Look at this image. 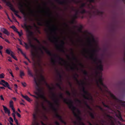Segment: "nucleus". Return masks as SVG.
<instances>
[{
    "mask_svg": "<svg viewBox=\"0 0 125 125\" xmlns=\"http://www.w3.org/2000/svg\"><path fill=\"white\" fill-rule=\"evenodd\" d=\"M32 65L34 68L35 70H37L39 69L41 70H42V67L41 63H32Z\"/></svg>",
    "mask_w": 125,
    "mask_h": 125,
    "instance_id": "11",
    "label": "nucleus"
},
{
    "mask_svg": "<svg viewBox=\"0 0 125 125\" xmlns=\"http://www.w3.org/2000/svg\"><path fill=\"white\" fill-rule=\"evenodd\" d=\"M4 39L5 41L6 42L8 43H10V42L7 39H4Z\"/></svg>",
    "mask_w": 125,
    "mask_h": 125,
    "instance_id": "61",
    "label": "nucleus"
},
{
    "mask_svg": "<svg viewBox=\"0 0 125 125\" xmlns=\"http://www.w3.org/2000/svg\"><path fill=\"white\" fill-rule=\"evenodd\" d=\"M70 102V103H69L68 102H66V103L67 104H69V108L73 111V114L74 116L77 118V119L78 121L79 122H81L82 120V118L78 114H77L75 111L76 109V107L73 105V102L71 101Z\"/></svg>",
    "mask_w": 125,
    "mask_h": 125,
    "instance_id": "4",
    "label": "nucleus"
},
{
    "mask_svg": "<svg viewBox=\"0 0 125 125\" xmlns=\"http://www.w3.org/2000/svg\"><path fill=\"white\" fill-rule=\"evenodd\" d=\"M19 9L20 10L21 12L24 16V20L25 21H26L27 20L26 14L25 12V9L23 7V5L21 3H19Z\"/></svg>",
    "mask_w": 125,
    "mask_h": 125,
    "instance_id": "8",
    "label": "nucleus"
},
{
    "mask_svg": "<svg viewBox=\"0 0 125 125\" xmlns=\"http://www.w3.org/2000/svg\"><path fill=\"white\" fill-rule=\"evenodd\" d=\"M21 84L24 87H25L26 86V84L25 82H24V83L22 82L21 83Z\"/></svg>",
    "mask_w": 125,
    "mask_h": 125,
    "instance_id": "58",
    "label": "nucleus"
},
{
    "mask_svg": "<svg viewBox=\"0 0 125 125\" xmlns=\"http://www.w3.org/2000/svg\"><path fill=\"white\" fill-rule=\"evenodd\" d=\"M111 96L113 99L116 101L117 102L120 103L121 105L122 106H125V101L123 102L122 100L118 99L113 94H111Z\"/></svg>",
    "mask_w": 125,
    "mask_h": 125,
    "instance_id": "10",
    "label": "nucleus"
},
{
    "mask_svg": "<svg viewBox=\"0 0 125 125\" xmlns=\"http://www.w3.org/2000/svg\"><path fill=\"white\" fill-rule=\"evenodd\" d=\"M84 104L86 106L88 109L90 110H92V109L90 106L88 104L87 102L86 101L84 102Z\"/></svg>",
    "mask_w": 125,
    "mask_h": 125,
    "instance_id": "26",
    "label": "nucleus"
},
{
    "mask_svg": "<svg viewBox=\"0 0 125 125\" xmlns=\"http://www.w3.org/2000/svg\"><path fill=\"white\" fill-rule=\"evenodd\" d=\"M76 67L73 66H70L69 67V69L72 71H74Z\"/></svg>",
    "mask_w": 125,
    "mask_h": 125,
    "instance_id": "28",
    "label": "nucleus"
},
{
    "mask_svg": "<svg viewBox=\"0 0 125 125\" xmlns=\"http://www.w3.org/2000/svg\"><path fill=\"white\" fill-rule=\"evenodd\" d=\"M4 75L3 73H1L0 74V78L2 79L4 78Z\"/></svg>",
    "mask_w": 125,
    "mask_h": 125,
    "instance_id": "44",
    "label": "nucleus"
},
{
    "mask_svg": "<svg viewBox=\"0 0 125 125\" xmlns=\"http://www.w3.org/2000/svg\"><path fill=\"white\" fill-rule=\"evenodd\" d=\"M42 48L49 56L51 57V59L52 60H55L56 59L59 60H62V58L59 55L52 54L50 51L44 46L42 45Z\"/></svg>",
    "mask_w": 125,
    "mask_h": 125,
    "instance_id": "2",
    "label": "nucleus"
},
{
    "mask_svg": "<svg viewBox=\"0 0 125 125\" xmlns=\"http://www.w3.org/2000/svg\"><path fill=\"white\" fill-rule=\"evenodd\" d=\"M66 94L69 95V96H70L71 95V93H70L68 91H67L66 92Z\"/></svg>",
    "mask_w": 125,
    "mask_h": 125,
    "instance_id": "49",
    "label": "nucleus"
},
{
    "mask_svg": "<svg viewBox=\"0 0 125 125\" xmlns=\"http://www.w3.org/2000/svg\"><path fill=\"white\" fill-rule=\"evenodd\" d=\"M66 0H64L63 1H61L60 0H56V1L59 4L61 5H66L67 4V2L66 1Z\"/></svg>",
    "mask_w": 125,
    "mask_h": 125,
    "instance_id": "17",
    "label": "nucleus"
},
{
    "mask_svg": "<svg viewBox=\"0 0 125 125\" xmlns=\"http://www.w3.org/2000/svg\"><path fill=\"white\" fill-rule=\"evenodd\" d=\"M76 101L78 103H79L81 104V101L78 99H76Z\"/></svg>",
    "mask_w": 125,
    "mask_h": 125,
    "instance_id": "60",
    "label": "nucleus"
},
{
    "mask_svg": "<svg viewBox=\"0 0 125 125\" xmlns=\"http://www.w3.org/2000/svg\"><path fill=\"white\" fill-rule=\"evenodd\" d=\"M9 119H10V122H13V120L11 117H10L9 118Z\"/></svg>",
    "mask_w": 125,
    "mask_h": 125,
    "instance_id": "62",
    "label": "nucleus"
},
{
    "mask_svg": "<svg viewBox=\"0 0 125 125\" xmlns=\"http://www.w3.org/2000/svg\"><path fill=\"white\" fill-rule=\"evenodd\" d=\"M38 25L40 26H42L43 25V24L41 22H39L38 23Z\"/></svg>",
    "mask_w": 125,
    "mask_h": 125,
    "instance_id": "53",
    "label": "nucleus"
},
{
    "mask_svg": "<svg viewBox=\"0 0 125 125\" xmlns=\"http://www.w3.org/2000/svg\"><path fill=\"white\" fill-rule=\"evenodd\" d=\"M81 83L80 85H81L82 86V91L83 92L85 91V88L84 85L85 84V83L83 81H81Z\"/></svg>",
    "mask_w": 125,
    "mask_h": 125,
    "instance_id": "24",
    "label": "nucleus"
},
{
    "mask_svg": "<svg viewBox=\"0 0 125 125\" xmlns=\"http://www.w3.org/2000/svg\"><path fill=\"white\" fill-rule=\"evenodd\" d=\"M40 77L42 81H44V77L42 74L40 75Z\"/></svg>",
    "mask_w": 125,
    "mask_h": 125,
    "instance_id": "47",
    "label": "nucleus"
},
{
    "mask_svg": "<svg viewBox=\"0 0 125 125\" xmlns=\"http://www.w3.org/2000/svg\"><path fill=\"white\" fill-rule=\"evenodd\" d=\"M83 73L84 75L86 76H88V72L85 70H82Z\"/></svg>",
    "mask_w": 125,
    "mask_h": 125,
    "instance_id": "36",
    "label": "nucleus"
},
{
    "mask_svg": "<svg viewBox=\"0 0 125 125\" xmlns=\"http://www.w3.org/2000/svg\"><path fill=\"white\" fill-rule=\"evenodd\" d=\"M40 96L42 99L44 100L46 97L43 94L40 95Z\"/></svg>",
    "mask_w": 125,
    "mask_h": 125,
    "instance_id": "40",
    "label": "nucleus"
},
{
    "mask_svg": "<svg viewBox=\"0 0 125 125\" xmlns=\"http://www.w3.org/2000/svg\"><path fill=\"white\" fill-rule=\"evenodd\" d=\"M102 104H103V105H104V107H107L108 108H110L109 106L108 105H106L105 104V103H104V102H102Z\"/></svg>",
    "mask_w": 125,
    "mask_h": 125,
    "instance_id": "39",
    "label": "nucleus"
},
{
    "mask_svg": "<svg viewBox=\"0 0 125 125\" xmlns=\"http://www.w3.org/2000/svg\"><path fill=\"white\" fill-rule=\"evenodd\" d=\"M96 64L95 67V73L97 76L99 77L98 80L96 79V84L98 87L101 91L102 89L100 85L105 87V86L103 82L102 78V71L103 70V65L102 64V63H95Z\"/></svg>",
    "mask_w": 125,
    "mask_h": 125,
    "instance_id": "1",
    "label": "nucleus"
},
{
    "mask_svg": "<svg viewBox=\"0 0 125 125\" xmlns=\"http://www.w3.org/2000/svg\"><path fill=\"white\" fill-rule=\"evenodd\" d=\"M28 33L27 35V37L28 38L29 40L28 44H27V43L24 42V43L25 45V47L26 49H28L30 47H31L32 48H36V47L32 43L31 38L32 36L33 35V33L32 32L28 30Z\"/></svg>",
    "mask_w": 125,
    "mask_h": 125,
    "instance_id": "3",
    "label": "nucleus"
},
{
    "mask_svg": "<svg viewBox=\"0 0 125 125\" xmlns=\"http://www.w3.org/2000/svg\"><path fill=\"white\" fill-rule=\"evenodd\" d=\"M33 118L34 120L35 121L37 119L36 114H33Z\"/></svg>",
    "mask_w": 125,
    "mask_h": 125,
    "instance_id": "37",
    "label": "nucleus"
},
{
    "mask_svg": "<svg viewBox=\"0 0 125 125\" xmlns=\"http://www.w3.org/2000/svg\"><path fill=\"white\" fill-rule=\"evenodd\" d=\"M70 50L71 51V58L73 59H76V57L74 53L73 49L71 48Z\"/></svg>",
    "mask_w": 125,
    "mask_h": 125,
    "instance_id": "23",
    "label": "nucleus"
},
{
    "mask_svg": "<svg viewBox=\"0 0 125 125\" xmlns=\"http://www.w3.org/2000/svg\"><path fill=\"white\" fill-rule=\"evenodd\" d=\"M56 85L60 89H61V87L60 85V84L59 83H57L56 84Z\"/></svg>",
    "mask_w": 125,
    "mask_h": 125,
    "instance_id": "42",
    "label": "nucleus"
},
{
    "mask_svg": "<svg viewBox=\"0 0 125 125\" xmlns=\"http://www.w3.org/2000/svg\"><path fill=\"white\" fill-rule=\"evenodd\" d=\"M24 75V73L22 72H20V76L22 78L21 76H23Z\"/></svg>",
    "mask_w": 125,
    "mask_h": 125,
    "instance_id": "46",
    "label": "nucleus"
},
{
    "mask_svg": "<svg viewBox=\"0 0 125 125\" xmlns=\"http://www.w3.org/2000/svg\"><path fill=\"white\" fill-rule=\"evenodd\" d=\"M56 46L57 48L59 51L65 54L66 53L65 52L64 50V47H60L57 44L56 45Z\"/></svg>",
    "mask_w": 125,
    "mask_h": 125,
    "instance_id": "21",
    "label": "nucleus"
},
{
    "mask_svg": "<svg viewBox=\"0 0 125 125\" xmlns=\"http://www.w3.org/2000/svg\"><path fill=\"white\" fill-rule=\"evenodd\" d=\"M1 31H2L4 33L7 35V36H9L10 35V33L6 29L3 28H1Z\"/></svg>",
    "mask_w": 125,
    "mask_h": 125,
    "instance_id": "20",
    "label": "nucleus"
},
{
    "mask_svg": "<svg viewBox=\"0 0 125 125\" xmlns=\"http://www.w3.org/2000/svg\"><path fill=\"white\" fill-rule=\"evenodd\" d=\"M10 107L11 108L12 110L14 109L13 107V104L10 105Z\"/></svg>",
    "mask_w": 125,
    "mask_h": 125,
    "instance_id": "50",
    "label": "nucleus"
},
{
    "mask_svg": "<svg viewBox=\"0 0 125 125\" xmlns=\"http://www.w3.org/2000/svg\"><path fill=\"white\" fill-rule=\"evenodd\" d=\"M66 56L68 59H69L70 58V56L69 55L66 54Z\"/></svg>",
    "mask_w": 125,
    "mask_h": 125,
    "instance_id": "57",
    "label": "nucleus"
},
{
    "mask_svg": "<svg viewBox=\"0 0 125 125\" xmlns=\"http://www.w3.org/2000/svg\"><path fill=\"white\" fill-rule=\"evenodd\" d=\"M21 53L23 55V56H24L25 58L27 59V57L25 54L22 51L21 52Z\"/></svg>",
    "mask_w": 125,
    "mask_h": 125,
    "instance_id": "48",
    "label": "nucleus"
},
{
    "mask_svg": "<svg viewBox=\"0 0 125 125\" xmlns=\"http://www.w3.org/2000/svg\"><path fill=\"white\" fill-rule=\"evenodd\" d=\"M52 96L55 99V100L54 99H53L55 104L59 102V100L57 98L56 95L55 94L53 93H52Z\"/></svg>",
    "mask_w": 125,
    "mask_h": 125,
    "instance_id": "22",
    "label": "nucleus"
},
{
    "mask_svg": "<svg viewBox=\"0 0 125 125\" xmlns=\"http://www.w3.org/2000/svg\"><path fill=\"white\" fill-rule=\"evenodd\" d=\"M83 93L84 94L83 95V97L85 99L89 100V98L88 96H87L86 95H88L89 94L88 92L87 91L85 90Z\"/></svg>",
    "mask_w": 125,
    "mask_h": 125,
    "instance_id": "16",
    "label": "nucleus"
},
{
    "mask_svg": "<svg viewBox=\"0 0 125 125\" xmlns=\"http://www.w3.org/2000/svg\"><path fill=\"white\" fill-rule=\"evenodd\" d=\"M50 106L51 107L52 110L56 113L55 116L58 118L62 123H63L64 125H66V122L62 119V116L59 115L58 113L57 109L54 107L52 104V105H50Z\"/></svg>",
    "mask_w": 125,
    "mask_h": 125,
    "instance_id": "5",
    "label": "nucleus"
},
{
    "mask_svg": "<svg viewBox=\"0 0 125 125\" xmlns=\"http://www.w3.org/2000/svg\"><path fill=\"white\" fill-rule=\"evenodd\" d=\"M118 118L119 119V120L121 121H123V120L121 114H119L117 116Z\"/></svg>",
    "mask_w": 125,
    "mask_h": 125,
    "instance_id": "30",
    "label": "nucleus"
},
{
    "mask_svg": "<svg viewBox=\"0 0 125 125\" xmlns=\"http://www.w3.org/2000/svg\"><path fill=\"white\" fill-rule=\"evenodd\" d=\"M97 51L96 49H92L90 53L89 54V58L91 59H94L96 58L97 57L96 53Z\"/></svg>",
    "mask_w": 125,
    "mask_h": 125,
    "instance_id": "9",
    "label": "nucleus"
},
{
    "mask_svg": "<svg viewBox=\"0 0 125 125\" xmlns=\"http://www.w3.org/2000/svg\"><path fill=\"white\" fill-rule=\"evenodd\" d=\"M6 52L7 54L10 55L14 59L16 60H17L16 57L14 55L13 53L11 50L8 49H7L6 50Z\"/></svg>",
    "mask_w": 125,
    "mask_h": 125,
    "instance_id": "12",
    "label": "nucleus"
},
{
    "mask_svg": "<svg viewBox=\"0 0 125 125\" xmlns=\"http://www.w3.org/2000/svg\"><path fill=\"white\" fill-rule=\"evenodd\" d=\"M59 96L60 98H61V99H63L64 102V103H65V104H67V105H68L69 106V104H67L66 103V102H68L69 103H70L71 102H70L71 101H72V102H73V101L71 100H69V102H68V100L67 99H65V98H64L63 96V94L62 93H61L59 95Z\"/></svg>",
    "mask_w": 125,
    "mask_h": 125,
    "instance_id": "15",
    "label": "nucleus"
},
{
    "mask_svg": "<svg viewBox=\"0 0 125 125\" xmlns=\"http://www.w3.org/2000/svg\"><path fill=\"white\" fill-rule=\"evenodd\" d=\"M57 74H58V75L59 76V78L58 79H59V81L60 82H62V76L61 74L58 71H57Z\"/></svg>",
    "mask_w": 125,
    "mask_h": 125,
    "instance_id": "27",
    "label": "nucleus"
},
{
    "mask_svg": "<svg viewBox=\"0 0 125 125\" xmlns=\"http://www.w3.org/2000/svg\"><path fill=\"white\" fill-rule=\"evenodd\" d=\"M89 115L93 119L95 118V116L93 113L90 112H89Z\"/></svg>",
    "mask_w": 125,
    "mask_h": 125,
    "instance_id": "34",
    "label": "nucleus"
},
{
    "mask_svg": "<svg viewBox=\"0 0 125 125\" xmlns=\"http://www.w3.org/2000/svg\"><path fill=\"white\" fill-rule=\"evenodd\" d=\"M95 0H88V1L90 3L94 2Z\"/></svg>",
    "mask_w": 125,
    "mask_h": 125,
    "instance_id": "54",
    "label": "nucleus"
},
{
    "mask_svg": "<svg viewBox=\"0 0 125 125\" xmlns=\"http://www.w3.org/2000/svg\"><path fill=\"white\" fill-rule=\"evenodd\" d=\"M27 73L30 76L34 77V80L35 83H36L37 87L36 89L39 91H41V89L39 88V83L38 82L36 78L34 77V75L32 72V71L30 70L29 68H28Z\"/></svg>",
    "mask_w": 125,
    "mask_h": 125,
    "instance_id": "6",
    "label": "nucleus"
},
{
    "mask_svg": "<svg viewBox=\"0 0 125 125\" xmlns=\"http://www.w3.org/2000/svg\"><path fill=\"white\" fill-rule=\"evenodd\" d=\"M55 123L56 125H60L59 123L57 121L55 122Z\"/></svg>",
    "mask_w": 125,
    "mask_h": 125,
    "instance_id": "63",
    "label": "nucleus"
},
{
    "mask_svg": "<svg viewBox=\"0 0 125 125\" xmlns=\"http://www.w3.org/2000/svg\"><path fill=\"white\" fill-rule=\"evenodd\" d=\"M17 115V116L19 117L20 118L21 117V115L18 113L17 112L16 113Z\"/></svg>",
    "mask_w": 125,
    "mask_h": 125,
    "instance_id": "64",
    "label": "nucleus"
},
{
    "mask_svg": "<svg viewBox=\"0 0 125 125\" xmlns=\"http://www.w3.org/2000/svg\"><path fill=\"white\" fill-rule=\"evenodd\" d=\"M73 17L74 18V19L75 20V19H77L78 18V15H77L75 14L73 16Z\"/></svg>",
    "mask_w": 125,
    "mask_h": 125,
    "instance_id": "52",
    "label": "nucleus"
},
{
    "mask_svg": "<svg viewBox=\"0 0 125 125\" xmlns=\"http://www.w3.org/2000/svg\"><path fill=\"white\" fill-rule=\"evenodd\" d=\"M82 10L81 11H80L79 12L80 13L83 14L86 12V11L85 10L83 9H81Z\"/></svg>",
    "mask_w": 125,
    "mask_h": 125,
    "instance_id": "35",
    "label": "nucleus"
},
{
    "mask_svg": "<svg viewBox=\"0 0 125 125\" xmlns=\"http://www.w3.org/2000/svg\"><path fill=\"white\" fill-rule=\"evenodd\" d=\"M79 124L80 125H85L84 123L81 121L79 122Z\"/></svg>",
    "mask_w": 125,
    "mask_h": 125,
    "instance_id": "51",
    "label": "nucleus"
},
{
    "mask_svg": "<svg viewBox=\"0 0 125 125\" xmlns=\"http://www.w3.org/2000/svg\"><path fill=\"white\" fill-rule=\"evenodd\" d=\"M6 3V5L10 8V10L14 12L15 14L17 17L20 19L21 18V17L17 14L19 13L18 11L15 10L13 7L12 5L10 2L7 1Z\"/></svg>",
    "mask_w": 125,
    "mask_h": 125,
    "instance_id": "7",
    "label": "nucleus"
},
{
    "mask_svg": "<svg viewBox=\"0 0 125 125\" xmlns=\"http://www.w3.org/2000/svg\"><path fill=\"white\" fill-rule=\"evenodd\" d=\"M34 40L35 41H36L37 43L40 44H41V43L36 38H34Z\"/></svg>",
    "mask_w": 125,
    "mask_h": 125,
    "instance_id": "41",
    "label": "nucleus"
},
{
    "mask_svg": "<svg viewBox=\"0 0 125 125\" xmlns=\"http://www.w3.org/2000/svg\"><path fill=\"white\" fill-rule=\"evenodd\" d=\"M47 9H48V11L49 12L48 15L49 16H51L52 15V14L50 11V9L49 8H47Z\"/></svg>",
    "mask_w": 125,
    "mask_h": 125,
    "instance_id": "43",
    "label": "nucleus"
},
{
    "mask_svg": "<svg viewBox=\"0 0 125 125\" xmlns=\"http://www.w3.org/2000/svg\"><path fill=\"white\" fill-rule=\"evenodd\" d=\"M31 96L33 97H34L36 99H38V97L34 95L31 94Z\"/></svg>",
    "mask_w": 125,
    "mask_h": 125,
    "instance_id": "59",
    "label": "nucleus"
},
{
    "mask_svg": "<svg viewBox=\"0 0 125 125\" xmlns=\"http://www.w3.org/2000/svg\"><path fill=\"white\" fill-rule=\"evenodd\" d=\"M61 44L60 46L59 45L60 47H64V45L65 44V42L63 41H61Z\"/></svg>",
    "mask_w": 125,
    "mask_h": 125,
    "instance_id": "32",
    "label": "nucleus"
},
{
    "mask_svg": "<svg viewBox=\"0 0 125 125\" xmlns=\"http://www.w3.org/2000/svg\"><path fill=\"white\" fill-rule=\"evenodd\" d=\"M14 121H15L16 124H17L18 123V121L17 119H16V117L14 118Z\"/></svg>",
    "mask_w": 125,
    "mask_h": 125,
    "instance_id": "56",
    "label": "nucleus"
},
{
    "mask_svg": "<svg viewBox=\"0 0 125 125\" xmlns=\"http://www.w3.org/2000/svg\"><path fill=\"white\" fill-rule=\"evenodd\" d=\"M52 37L54 40L52 39V38L51 37H49V38L48 40L52 42H55L56 43L58 42V38L57 37L53 36H52Z\"/></svg>",
    "mask_w": 125,
    "mask_h": 125,
    "instance_id": "14",
    "label": "nucleus"
},
{
    "mask_svg": "<svg viewBox=\"0 0 125 125\" xmlns=\"http://www.w3.org/2000/svg\"><path fill=\"white\" fill-rule=\"evenodd\" d=\"M74 79L77 82V84L79 85H80V83L78 80L77 77L75 76H74L73 77Z\"/></svg>",
    "mask_w": 125,
    "mask_h": 125,
    "instance_id": "31",
    "label": "nucleus"
},
{
    "mask_svg": "<svg viewBox=\"0 0 125 125\" xmlns=\"http://www.w3.org/2000/svg\"><path fill=\"white\" fill-rule=\"evenodd\" d=\"M17 33L18 34L19 36L20 37H21L23 34L22 31L21 32H20L19 31H17Z\"/></svg>",
    "mask_w": 125,
    "mask_h": 125,
    "instance_id": "45",
    "label": "nucleus"
},
{
    "mask_svg": "<svg viewBox=\"0 0 125 125\" xmlns=\"http://www.w3.org/2000/svg\"><path fill=\"white\" fill-rule=\"evenodd\" d=\"M2 106L3 107V109L5 111V113H7L8 115L9 116H10V110L8 109L7 107L4 105H3Z\"/></svg>",
    "mask_w": 125,
    "mask_h": 125,
    "instance_id": "18",
    "label": "nucleus"
},
{
    "mask_svg": "<svg viewBox=\"0 0 125 125\" xmlns=\"http://www.w3.org/2000/svg\"><path fill=\"white\" fill-rule=\"evenodd\" d=\"M22 96L26 100L29 102H30L32 100L30 99V98L28 97L27 95L24 96L22 94H21Z\"/></svg>",
    "mask_w": 125,
    "mask_h": 125,
    "instance_id": "25",
    "label": "nucleus"
},
{
    "mask_svg": "<svg viewBox=\"0 0 125 125\" xmlns=\"http://www.w3.org/2000/svg\"><path fill=\"white\" fill-rule=\"evenodd\" d=\"M43 100L44 101L48 103L50 105H52V103L49 101L46 97Z\"/></svg>",
    "mask_w": 125,
    "mask_h": 125,
    "instance_id": "29",
    "label": "nucleus"
},
{
    "mask_svg": "<svg viewBox=\"0 0 125 125\" xmlns=\"http://www.w3.org/2000/svg\"><path fill=\"white\" fill-rule=\"evenodd\" d=\"M4 83H0V84L2 85L3 86L5 87L8 88L9 89L12 90L11 89L9 85L8 82H6Z\"/></svg>",
    "mask_w": 125,
    "mask_h": 125,
    "instance_id": "19",
    "label": "nucleus"
},
{
    "mask_svg": "<svg viewBox=\"0 0 125 125\" xmlns=\"http://www.w3.org/2000/svg\"><path fill=\"white\" fill-rule=\"evenodd\" d=\"M3 48V47L1 46L0 45V53L2 55V52L0 51V50L2 49Z\"/></svg>",
    "mask_w": 125,
    "mask_h": 125,
    "instance_id": "55",
    "label": "nucleus"
},
{
    "mask_svg": "<svg viewBox=\"0 0 125 125\" xmlns=\"http://www.w3.org/2000/svg\"><path fill=\"white\" fill-rule=\"evenodd\" d=\"M86 3H83L81 5L80 8L81 9H83V8L85 6Z\"/></svg>",
    "mask_w": 125,
    "mask_h": 125,
    "instance_id": "38",
    "label": "nucleus"
},
{
    "mask_svg": "<svg viewBox=\"0 0 125 125\" xmlns=\"http://www.w3.org/2000/svg\"><path fill=\"white\" fill-rule=\"evenodd\" d=\"M47 24L48 25L49 28L51 29V30L53 31L54 32L55 34L56 35L57 34L56 31L57 30V28L55 27L54 25H52V26L53 28H51L50 25L49 23L48 22H47Z\"/></svg>",
    "mask_w": 125,
    "mask_h": 125,
    "instance_id": "13",
    "label": "nucleus"
},
{
    "mask_svg": "<svg viewBox=\"0 0 125 125\" xmlns=\"http://www.w3.org/2000/svg\"><path fill=\"white\" fill-rule=\"evenodd\" d=\"M24 27L27 29V31L28 32V34H28V30L29 31H30L28 29V26L27 25V23L26 22V23H24Z\"/></svg>",
    "mask_w": 125,
    "mask_h": 125,
    "instance_id": "33",
    "label": "nucleus"
}]
</instances>
